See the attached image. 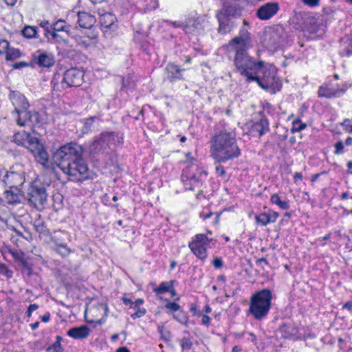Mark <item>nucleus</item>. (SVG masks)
<instances>
[{"mask_svg":"<svg viewBox=\"0 0 352 352\" xmlns=\"http://www.w3.org/2000/svg\"><path fill=\"white\" fill-rule=\"evenodd\" d=\"M84 148L76 142L60 146L52 153L54 164L66 175L69 180L82 182L89 178L88 164L82 157Z\"/></svg>","mask_w":352,"mask_h":352,"instance_id":"1","label":"nucleus"},{"mask_svg":"<svg viewBox=\"0 0 352 352\" xmlns=\"http://www.w3.org/2000/svg\"><path fill=\"white\" fill-rule=\"evenodd\" d=\"M240 74L246 77L247 82L256 81L263 89L271 94H275L281 88V84L276 77L274 67L264 65V62L262 60L249 63L248 67Z\"/></svg>","mask_w":352,"mask_h":352,"instance_id":"2","label":"nucleus"},{"mask_svg":"<svg viewBox=\"0 0 352 352\" xmlns=\"http://www.w3.org/2000/svg\"><path fill=\"white\" fill-rule=\"evenodd\" d=\"M211 157L219 163H225L241 155V150L237 145L235 134L222 130L210 140Z\"/></svg>","mask_w":352,"mask_h":352,"instance_id":"3","label":"nucleus"},{"mask_svg":"<svg viewBox=\"0 0 352 352\" xmlns=\"http://www.w3.org/2000/svg\"><path fill=\"white\" fill-rule=\"evenodd\" d=\"M9 99L14 107L17 115V124L19 126H41L45 122L44 113L36 111H28L30 104L25 96L17 91H11Z\"/></svg>","mask_w":352,"mask_h":352,"instance_id":"4","label":"nucleus"},{"mask_svg":"<svg viewBox=\"0 0 352 352\" xmlns=\"http://www.w3.org/2000/svg\"><path fill=\"white\" fill-rule=\"evenodd\" d=\"M242 9L236 0H226L222 8L216 12L218 21L217 32L225 35L229 34L237 25V19L241 16Z\"/></svg>","mask_w":352,"mask_h":352,"instance_id":"5","label":"nucleus"},{"mask_svg":"<svg viewBox=\"0 0 352 352\" xmlns=\"http://www.w3.org/2000/svg\"><path fill=\"white\" fill-rule=\"evenodd\" d=\"M272 293L269 289H263L253 294L250 300L248 312L256 320L265 318L271 308Z\"/></svg>","mask_w":352,"mask_h":352,"instance_id":"6","label":"nucleus"},{"mask_svg":"<svg viewBox=\"0 0 352 352\" xmlns=\"http://www.w3.org/2000/svg\"><path fill=\"white\" fill-rule=\"evenodd\" d=\"M116 136L114 132H102L99 136L96 137L90 144L88 150L91 160L105 161L109 152L110 145L114 142Z\"/></svg>","mask_w":352,"mask_h":352,"instance_id":"7","label":"nucleus"},{"mask_svg":"<svg viewBox=\"0 0 352 352\" xmlns=\"http://www.w3.org/2000/svg\"><path fill=\"white\" fill-rule=\"evenodd\" d=\"M252 46V41L233 38L229 41L228 47L235 52L234 64L240 72L254 60L247 53Z\"/></svg>","mask_w":352,"mask_h":352,"instance_id":"8","label":"nucleus"},{"mask_svg":"<svg viewBox=\"0 0 352 352\" xmlns=\"http://www.w3.org/2000/svg\"><path fill=\"white\" fill-rule=\"evenodd\" d=\"M263 42L267 48L275 50L287 45L289 38L284 27L276 25L265 30Z\"/></svg>","mask_w":352,"mask_h":352,"instance_id":"9","label":"nucleus"},{"mask_svg":"<svg viewBox=\"0 0 352 352\" xmlns=\"http://www.w3.org/2000/svg\"><path fill=\"white\" fill-rule=\"evenodd\" d=\"M23 135L25 136L26 141L24 146L33 155L37 162L45 165L48 162L49 155L43 144L37 138L31 136L30 134Z\"/></svg>","mask_w":352,"mask_h":352,"instance_id":"10","label":"nucleus"},{"mask_svg":"<svg viewBox=\"0 0 352 352\" xmlns=\"http://www.w3.org/2000/svg\"><path fill=\"white\" fill-rule=\"evenodd\" d=\"M210 241L211 239H209L206 234H197L189 243L188 247L197 258L204 261L207 257L206 246Z\"/></svg>","mask_w":352,"mask_h":352,"instance_id":"11","label":"nucleus"},{"mask_svg":"<svg viewBox=\"0 0 352 352\" xmlns=\"http://www.w3.org/2000/svg\"><path fill=\"white\" fill-rule=\"evenodd\" d=\"M29 201L38 210H42L47 201V195L43 186L33 184L27 195Z\"/></svg>","mask_w":352,"mask_h":352,"instance_id":"12","label":"nucleus"},{"mask_svg":"<svg viewBox=\"0 0 352 352\" xmlns=\"http://www.w3.org/2000/svg\"><path fill=\"white\" fill-rule=\"evenodd\" d=\"M84 72L76 67L66 70L62 79V87H79L83 82Z\"/></svg>","mask_w":352,"mask_h":352,"instance_id":"13","label":"nucleus"},{"mask_svg":"<svg viewBox=\"0 0 352 352\" xmlns=\"http://www.w3.org/2000/svg\"><path fill=\"white\" fill-rule=\"evenodd\" d=\"M279 9L277 2H267L256 10V15L261 20H268L276 15Z\"/></svg>","mask_w":352,"mask_h":352,"instance_id":"14","label":"nucleus"},{"mask_svg":"<svg viewBox=\"0 0 352 352\" xmlns=\"http://www.w3.org/2000/svg\"><path fill=\"white\" fill-rule=\"evenodd\" d=\"M348 88L349 86L346 84L343 85L341 88H333L327 85H323L319 87L318 95L320 98H339L346 91Z\"/></svg>","mask_w":352,"mask_h":352,"instance_id":"15","label":"nucleus"},{"mask_svg":"<svg viewBox=\"0 0 352 352\" xmlns=\"http://www.w3.org/2000/svg\"><path fill=\"white\" fill-rule=\"evenodd\" d=\"M206 22L205 16L189 18L184 26V31L186 34H193L196 32L204 30Z\"/></svg>","mask_w":352,"mask_h":352,"instance_id":"16","label":"nucleus"},{"mask_svg":"<svg viewBox=\"0 0 352 352\" xmlns=\"http://www.w3.org/2000/svg\"><path fill=\"white\" fill-rule=\"evenodd\" d=\"M298 329L295 324L289 321L283 322L276 331V336L284 339H291L296 336Z\"/></svg>","mask_w":352,"mask_h":352,"instance_id":"17","label":"nucleus"},{"mask_svg":"<svg viewBox=\"0 0 352 352\" xmlns=\"http://www.w3.org/2000/svg\"><path fill=\"white\" fill-rule=\"evenodd\" d=\"M166 73L167 78L170 82H175L179 80H183L182 72L184 69H181L177 65L174 63H168L166 67Z\"/></svg>","mask_w":352,"mask_h":352,"instance_id":"18","label":"nucleus"},{"mask_svg":"<svg viewBox=\"0 0 352 352\" xmlns=\"http://www.w3.org/2000/svg\"><path fill=\"white\" fill-rule=\"evenodd\" d=\"M252 132H257L258 137L263 136L270 131L269 121L267 118L261 115L260 119L252 125Z\"/></svg>","mask_w":352,"mask_h":352,"instance_id":"19","label":"nucleus"},{"mask_svg":"<svg viewBox=\"0 0 352 352\" xmlns=\"http://www.w3.org/2000/svg\"><path fill=\"white\" fill-rule=\"evenodd\" d=\"M90 333V329L87 325H81L69 329L67 335L74 339H85Z\"/></svg>","mask_w":352,"mask_h":352,"instance_id":"20","label":"nucleus"},{"mask_svg":"<svg viewBox=\"0 0 352 352\" xmlns=\"http://www.w3.org/2000/svg\"><path fill=\"white\" fill-rule=\"evenodd\" d=\"M77 21L80 28L89 29L96 23V18L87 12H78Z\"/></svg>","mask_w":352,"mask_h":352,"instance_id":"21","label":"nucleus"},{"mask_svg":"<svg viewBox=\"0 0 352 352\" xmlns=\"http://www.w3.org/2000/svg\"><path fill=\"white\" fill-rule=\"evenodd\" d=\"M2 182L6 185H16L17 186L18 184H22L23 183L24 178L21 174L10 171L6 173Z\"/></svg>","mask_w":352,"mask_h":352,"instance_id":"22","label":"nucleus"},{"mask_svg":"<svg viewBox=\"0 0 352 352\" xmlns=\"http://www.w3.org/2000/svg\"><path fill=\"white\" fill-rule=\"evenodd\" d=\"M36 63L40 67H50L54 65L55 60L52 54L42 52L36 58Z\"/></svg>","mask_w":352,"mask_h":352,"instance_id":"23","label":"nucleus"},{"mask_svg":"<svg viewBox=\"0 0 352 352\" xmlns=\"http://www.w3.org/2000/svg\"><path fill=\"white\" fill-rule=\"evenodd\" d=\"M20 189L16 185L9 186V190L5 191L6 199L9 204L19 202Z\"/></svg>","mask_w":352,"mask_h":352,"instance_id":"24","label":"nucleus"},{"mask_svg":"<svg viewBox=\"0 0 352 352\" xmlns=\"http://www.w3.org/2000/svg\"><path fill=\"white\" fill-rule=\"evenodd\" d=\"M99 21L104 28L111 29L115 25L116 17L111 12H105L100 15Z\"/></svg>","mask_w":352,"mask_h":352,"instance_id":"25","label":"nucleus"},{"mask_svg":"<svg viewBox=\"0 0 352 352\" xmlns=\"http://www.w3.org/2000/svg\"><path fill=\"white\" fill-rule=\"evenodd\" d=\"M144 302L143 299L138 298L133 302L131 308H133L136 311L131 314V318L133 319L142 317L146 314V309L144 308H140V305Z\"/></svg>","mask_w":352,"mask_h":352,"instance_id":"26","label":"nucleus"},{"mask_svg":"<svg viewBox=\"0 0 352 352\" xmlns=\"http://www.w3.org/2000/svg\"><path fill=\"white\" fill-rule=\"evenodd\" d=\"M98 120L99 119L97 116H91L89 118L82 120L81 121L83 124V126L81 129L82 133L85 134L91 131V130L94 128L95 121Z\"/></svg>","mask_w":352,"mask_h":352,"instance_id":"27","label":"nucleus"},{"mask_svg":"<svg viewBox=\"0 0 352 352\" xmlns=\"http://www.w3.org/2000/svg\"><path fill=\"white\" fill-rule=\"evenodd\" d=\"M34 227L37 233L44 236H50V230L46 227L45 223L40 219L34 221Z\"/></svg>","mask_w":352,"mask_h":352,"instance_id":"28","label":"nucleus"},{"mask_svg":"<svg viewBox=\"0 0 352 352\" xmlns=\"http://www.w3.org/2000/svg\"><path fill=\"white\" fill-rule=\"evenodd\" d=\"M270 201L272 203L276 204L283 210H287L289 208L288 201H282L278 194L274 193L271 196Z\"/></svg>","mask_w":352,"mask_h":352,"instance_id":"29","label":"nucleus"},{"mask_svg":"<svg viewBox=\"0 0 352 352\" xmlns=\"http://www.w3.org/2000/svg\"><path fill=\"white\" fill-rule=\"evenodd\" d=\"M65 21L63 20H58L54 22L52 25L55 32H65L67 35H70L71 30L69 27L64 25Z\"/></svg>","mask_w":352,"mask_h":352,"instance_id":"30","label":"nucleus"},{"mask_svg":"<svg viewBox=\"0 0 352 352\" xmlns=\"http://www.w3.org/2000/svg\"><path fill=\"white\" fill-rule=\"evenodd\" d=\"M173 285V280L168 282H162L160 283L158 287L154 289L155 292L158 294H164L170 290Z\"/></svg>","mask_w":352,"mask_h":352,"instance_id":"31","label":"nucleus"},{"mask_svg":"<svg viewBox=\"0 0 352 352\" xmlns=\"http://www.w3.org/2000/svg\"><path fill=\"white\" fill-rule=\"evenodd\" d=\"M22 34L28 38L37 37V28L34 26H25L22 30Z\"/></svg>","mask_w":352,"mask_h":352,"instance_id":"32","label":"nucleus"},{"mask_svg":"<svg viewBox=\"0 0 352 352\" xmlns=\"http://www.w3.org/2000/svg\"><path fill=\"white\" fill-rule=\"evenodd\" d=\"M173 317L179 323L187 326L188 316V314L183 310H179L177 313L173 314Z\"/></svg>","mask_w":352,"mask_h":352,"instance_id":"33","label":"nucleus"},{"mask_svg":"<svg viewBox=\"0 0 352 352\" xmlns=\"http://www.w3.org/2000/svg\"><path fill=\"white\" fill-rule=\"evenodd\" d=\"M50 42L51 43H63L65 45H68L69 41L67 38H65L62 35L59 34L58 32H55L52 31V34L51 38H50Z\"/></svg>","mask_w":352,"mask_h":352,"instance_id":"34","label":"nucleus"},{"mask_svg":"<svg viewBox=\"0 0 352 352\" xmlns=\"http://www.w3.org/2000/svg\"><path fill=\"white\" fill-rule=\"evenodd\" d=\"M54 250L60 254L62 257L67 256L72 250L67 245V244H59L58 248H54Z\"/></svg>","mask_w":352,"mask_h":352,"instance_id":"35","label":"nucleus"},{"mask_svg":"<svg viewBox=\"0 0 352 352\" xmlns=\"http://www.w3.org/2000/svg\"><path fill=\"white\" fill-rule=\"evenodd\" d=\"M190 185L189 190H195L196 188L200 187L202 184V181L200 178V176H197L195 175H192L189 178Z\"/></svg>","mask_w":352,"mask_h":352,"instance_id":"36","label":"nucleus"},{"mask_svg":"<svg viewBox=\"0 0 352 352\" xmlns=\"http://www.w3.org/2000/svg\"><path fill=\"white\" fill-rule=\"evenodd\" d=\"M21 56V52L19 49L9 48L6 53V58L7 60H13Z\"/></svg>","mask_w":352,"mask_h":352,"instance_id":"37","label":"nucleus"},{"mask_svg":"<svg viewBox=\"0 0 352 352\" xmlns=\"http://www.w3.org/2000/svg\"><path fill=\"white\" fill-rule=\"evenodd\" d=\"M256 221L258 223L265 226L270 223V218L269 214L266 212H262L255 217Z\"/></svg>","mask_w":352,"mask_h":352,"instance_id":"38","label":"nucleus"},{"mask_svg":"<svg viewBox=\"0 0 352 352\" xmlns=\"http://www.w3.org/2000/svg\"><path fill=\"white\" fill-rule=\"evenodd\" d=\"M0 276L11 278L13 276V272L6 264L0 263Z\"/></svg>","mask_w":352,"mask_h":352,"instance_id":"39","label":"nucleus"},{"mask_svg":"<svg viewBox=\"0 0 352 352\" xmlns=\"http://www.w3.org/2000/svg\"><path fill=\"white\" fill-rule=\"evenodd\" d=\"M23 134H28V133H25V131H23L22 133H16L14 135V140L18 145H23L24 146L26 143L25 141V136L23 135Z\"/></svg>","mask_w":352,"mask_h":352,"instance_id":"40","label":"nucleus"},{"mask_svg":"<svg viewBox=\"0 0 352 352\" xmlns=\"http://www.w3.org/2000/svg\"><path fill=\"white\" fill-rule=\"evenodd\" d=\"M180 345L182 351H188L192 348V342L190 338L184 337L180 340Z\"/></svg>","mask_w":352,"mask_h":352,"instance_id":"41","label":"nucleus"},{"mask_svg":"<svg viewBox=\"0 0 352 352\" xmlns=\"http://www.w3.org/2000/svg\"><path fill=\"white\" fill-rule=\"evenodd\" d=\"M234 38H238L239 39H243L246 41H252L248 30L245 28H241L239 31V35Z\"/></svg>","mask_w":352,"mask_h":352,"instance_id":"42","label":"nucleus"},{"mask_svg":"<svg viewBox=\"0 0 352 352\" xmlns=\"http://www.w3.org/2000/svg\"><path fill=\"white\" fill-rule=\"evenodd\" d=\"M63 349L60 343L54 342L46 349V352H63Z\"/></svg>","mask_w":352,"mask_h":352,"instance_id":"43","label":"nucleus"},{"mask_svg":"<svg viewBox=\"0 0 352 352\" xmlns=\"http://www.w3.org/2000/svg\"><path fill=\"white\" fill-rule=\"evenodd\" d=\"M215 172L217 175L219 176L225 178L226 176V172L225 170L224 167L221 164V163L217 162L215 161Z\"/></svg>","mask_w":352,"mask_h":352,"instance_id":"44","label":"nucleus"},{"mask_svg":"<svg viewBox=\"0 0 352 352\" xmlns=\"http://www.w3.org/2000/svg\"><path fill=\"white\" fill-rule=\"evenodd\" d=\"M165 307L172 311H178L180 306L175 302H168L165 305Z\"/></svg>","mask_w":352,"mask_h":352,"instance_id":"45","label":"nucleus"},{"mask_svg":"<svg viewBox=\"0 0 352 352\" xmlns=\"http://www.w3.org/2000/svg\"><path fill=\"white\" fill-rule=\"evenodd\" d=\"M20 262L22 267L28 271V276H31L32 274V268L30 264L24 258H21Z\"/></svg>","mask_w":352,"mask_h":352,"instance_id":"46","label":"nucleus"},{"mask_svg":"<svg viewBox=\"0 0 352 352\" xmlns=\"http://www.w3.org/2000/svg\"><path fill=\"white\" fill-rule=\"evenodd\" d=\"M344 143L342 141L339 140L335 144V151L334 153L336 155H340L343 153L344 149Z\"/></svg>","mask_w":352,"mask_h":352,"instance_id":"47","label":"nucleus"},{"mask_svg":"<svg viewBox=\"0 0 352 352\" xmlns=\"http://www.w3.org/2000/svg\"><path fill=\"white\" fill-rule=\"evenodd\" d=\"M343 54L350 56L352 55V36L347 41V46L344 50V52H342Z\"/></svg>","mask_w":352,"mask_h":352,"instance_id":"48","label":"nucleus"},{"mask_svg":"<svg viewBox=\"0 0 352 352\" xmlns=\"http://www.w3.org/2000/svg\"><path fill=\"white\" fill-rule=\"evenodd\" d=\"M9 50V43L6 40L0 41V54L7 53Z\"/></svg>","mask_w":352,"mask_h":352,"instance_id":"49","label":"nucleus"},{"mask_svg":"<svg viewBox=\"0 0 352 352\" xmlns=\"http://www.w3.org/2000/svg\"><path fill=\"white\" fill-rule=\"evenodd\" d=\"M294 128L293 129V131L295 130L296 131H300L302 129H305V127L307 126L305 123H302L300 120L294 122Z\"/></svg>","mask_w":352,"mask_h":352,"instance_id":"50","label":"nucleus"},{"mask_svg":"<svg viewBox=\"0 0 352 352\" xmlns=\"http://www.w3.org/2000/svg\"><path fill=\"white\" fill-rule=\"evenodd\" d=\"M341 124L344 127L346 132L352 133V124H350L349 119H345Z\"/></svg>","mask_w":352,"mask_h":352,"instance_id":"51","label":"nucleus"},{"mask_svg":"<svg viewBox=\"0 0 352 352\" xmlns=\"http://www.w3.org/2000/svg\"><path fill=\"white\" fill-rule=\"evenodd\" d=\"M212 265L217 269H219L223 266V261L220 257H216L213 261Z\"/></svg>","mask_w":352,"mask_h":352,"instance_id":"52","label":"nucleus"},{"mask_svg":"<svg viewBox=\"0 0 352 352\" xmlns=\"http://www.w3.org/2000/svg\"><path fill=\"white\" fill-rule=\"evenodd\" d=\"M30 64L27 62L21 61L13 64L12 67L14 69H19L29 66Z\"/></svg>","mask_w":352,"mask_h":352,"instance_id":"53","label":"nucleus"},{"mask_svg":"<svg viewBox=\"0 0 352 352\" xmlns=\"http://www.w3.org/2000/svg\"><path fill=\"white\" fill-rule=\"evenodd\" d=\"M43 31L45 36L47 38V41L50 42V38H51L52 37V31H54L52 25L50 26L48 28L43 30Z\"/></svg>","mask_w":352,"mask_h":352,"instance_id":"54","label":"nucleus"},{"mask_svg":"<svg viewBox=\"0 0 352 352\" xmlns=\"http://www.w3.org/2000/svg\"><path fill=\"white\" fill-rule=\"evenodd\" d=\"M302 1L305 4L311 7H314L319 4L320 0H302Z\"/></svg>","mask_w":352,"mask_h":352,"instance_id":"55","label":"nucleus"},{"mask_svg":"<svg viewBox=\"0 0 352 352\" xmlns=\"http://www.w3.org/2000/svg\"><path fill=\"white\" fill-rule=\"evenodd\" d=\"M161 338L163 340L168 342L171 339V334L169 331H165L162 335Z\"/></svg>","mask_w":352,"mask_h":352,"instance_id":"56","label":"nucleus"},{"mask_svg":"<svg viewBox=\"0 0 352 352\" xmlns=\"http://www.w3.org/2000/svg\"><path fill=\"white\" fill-rule=\"evenodd\" d=\"M268 214L270 218V223L275 222L278 217V213L275 211H273L272 213Z\"/></svg>","mask_w":352,"mask_h":352,"instance_id":"57","label":"nucleus"},{"mask_svg":"<svg viewBox=\"0 0 352 352\" xmlns=\"http://www.w3.org/2000/svg\"><path fill=\"white\" fill-rule=\"evenodd\" d=\"M51 241L55 244V248H58L59 244H64V243L60 242V239H58L56 236H52Z\"/></svg>","mask_w":352,"mask_h":352,"instance_id":"58","label":"nucleus"},{"mask_svg":"<svg viewBox=\"0 0 352 352\" xmlns=\"http://www.w3.org/2000/svg\"><path fill=\"white\" fill-rule=\"evenodd\" d=\"M210 318L207 315H204L202 317V324L208 326L210 324Z\"/></svg>","mask_w":352,"mask_h":352,"instance_id":"59","label":"nucleus"},{"mask_svg":"<svg viewBox=\"0 0 352 352\" xmlns=\"http://www.w3.org/2000/svg\"><path fill=\"white\" fill-rule=\"evenodd\" d=\"M170 23L175 28H182L184 29V26H185V24L180 21H170Z\"/></svg>","mask_w":352,"mask_h":352,"instance_id":"60","label":"nucleus"},{"mask_svg":"<svg viewBox=\"0 0 352 352\" xmlns=\"http://www.w3.org/2000/svg\"><path fill=\"white\" fill-rule=\"evenodd\" d=\"M122 302L125 305H130V307H132V305L133 302L132 300L126 297H122Z\"/></svg>","mask_w":352,"mask_h":352,"instance_id":"61","label":"nucleus"},{"mask_svg":"<svg viewBox=\"0 0 352 352\" xmlns=\"http://www.w3.org/2000/svg\"><path fill=\"white\" fill-rule=\"evenodd\" d=\"M50 319V314L46 313L45 314L41 316V320L44 322H47Z\"/></svg>","mask_w":352,"mask_h":352,"instance_id":"62","label":"nucleus"},{"mask_svg":"<svg viewBox=\"0 0 352 352\" xmlns=\"http://www.w3.org/2000/svg\"><path fill=\"white\" fill-rule=\"evenodd\" d=\"M343 309L352 311V302H347L343 305Z\"/></svg>","mask_w":352,"mask_h":352,"instance_id":"63","label":"nucleus"},{"mask_svg":"<svg viewBox=\"0 0 352 352\" xmlns=\"http://www.w3.org/2000/svg\"><path fill=\"white\" fill-rule=\"evenodd\" d=\"M116 352H130V351L126 346H122L118 348Z\"/></svg>","mask_w":352,"mask_h":352,"instance_id":"64","label":"nucleus"}]
</instances>
